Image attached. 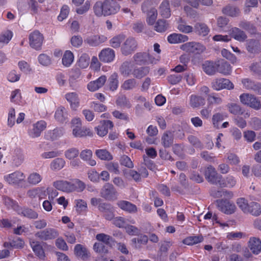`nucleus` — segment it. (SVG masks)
<instances>
[{
  "label": "nucleus",
  "instance_id": "obj_1",
  "mask_svg": "<svg viewBox=\"0 0 261 261\" xmlns=\"http://www.w3.org/2000/svg\"><path fill=\"white\" fill-rule=\"evenodd\" d=\"M119 9V5L114 0H105L103 2L98 1L93 6L95 14L99 17L114 14Z\"/></svg>",
  "mask_w": 261,
  "mask_h": 261
},
{
  "label": "nucleus",
  "instance_id": "obj_2",
  "mask_svg": "<svg viewBox=\"0 0 261 261\" xmlns=\"http://www.w3.org/2000/svg\"><path fill=\"white\" fill-rule=\"evenodd\" d=\"M204 174L205 179L211 184L219 185L220 186H224V182L221 180L222 176L219 175L212 166L205 169Z\"/></svg>",
  "mask_w": 261,
  "mask_h": 261
},
{
  "label": "nucleus",
  "instance_id": "obj_3",
  "mask_svg": "<svg viewBox=\"0 0 261 261\" xmlns=\"http://www.w3.org/2000/svg\"><path fill=\"white\" fill-rule=\"evenodd\" d=\"M241 102L255 110L261 108L260 101L254 95L249 93H243L240 96Z\"/></svg>",
  "mask_w": 261,
  "mask_h": 261
},
{
  "label": "nucleus",
  "instance_id": "obj_4",
  "mask_svg": "<svg viewBox=\"0 0 261 261\" xmlns=\"http://www.w3.org/2000/svg\"><path fill=\"white\" fill-rule=\"evenodd\" d=\"M137 41L133 37L127 38L121 46V54L125 56L132 54L137 48Z\"/></svg>",
  "mask_w": 261,
  "mask_h": 261
},
{
  "label": "nucleus",
  "instance_id": "obj_5",
  "mask_svg": "<svg viewBox=\"0 0 261 261\" xmlns=\"http://www.w3.org/2000/svg\"><path fill=\"white\" fill-rule=\"evenodd\" d=\"M43 40V35L38 30L33 31L29 35L30 45L37 50L41 49Z\"/></svg>",
  "mask_w": 261,
  "mask_h": 261
},
{
  "label": "nucleus",
  "instance_id": "obj_6",
  "mask_svg": "<svg viewBox=\"0 0 261 261\" xmlns=\"http://www.w3.org/2000/svg\"><path fill=\"white\" fill-rule=\"evenodd\" d=\"M59 236L57 230L53 228H45L37 232L35 236L42 241H48L56 239Z\"/></svg>",
  "mask_w": 261,
  "mask_h": 261
},
{
  "label": "nucleus",
  "instance_id": "obj_7",
  "mask_svg": "<svg viewBox=\"0 0 261 261\" xmlns=\"http://www.w3.org/2000/svg\"><path fill=\"white\" fill-rule=\"evenodd\" d=\"M180 49L187 52L200 54L204 52L206 48L203 45L200 43L190 42L181 45Z\"/></svg>",
  "mask_w": 261,
  "mask_h": 261
},
{
  "label": "nucleus",
  "instance_id": "obj_8",
  "mask_svg": "<svg viewBox=\"0 0 261 261\" xmlns=\"http://www.w3.org/2000/svg\"><path fill=\"white\" fill-rule=\"evenodd\" d=\"M117 191L113 185L106 183L100 191V196L106 200H113L116 199Z\"/></svg>",
  "mask_w": 261,
  "mask_h": 261
},
{
  "label": "nucleus",
  "instance_id": "obj_9",
  "mask_svg": "<svg viewBox=\"0 0 261 261\" xmlns=\"http://www.w3.org/2000/svg\"><path fill=\"white\" fill-rule=\"evenodd\" d=\"M5 180L10 185H18L24 180L25 176L20 171H16L4 176Z\"/></svg>",
  "mask_w": 261,
  "mask_h": 261
},
{
  "label": "nucleus",
  "instance_id": "obj_10",
  "mask_svg": "<svg viewBox=\"0 0 261 261\" xmlns=\"http://www.w3.org/2000/svg\"><path fill=\"white\" fill-rule=\"evenodd\" d=\"M216 202L219 210L226 214H232L236 211L234 204L227 200L219 199L216 200Z\"/></svg>",
  "mask_w": 261,
  "mask_h": 261
},
{
  "label": "nucleus",
  "instance_id": "obj_11",
  "mask_svg": "<svg viewBox=\"0 0 261 261\" xmlns=\"http://www.w3.org/2000/svg\"><path fill=\"white\" fill-rule=\"evenodd\" d=\"M212 85L213 88L217 91L223 89L228 90L233 89V84L229 80L224 78L215 79Z\"/></svg>",
  "mask_w": 261,
  "mask_h": 261
},
{
  "label": "nucleus",
  "instance_id": "obj_12",
  "mask_svg": "<svg viewBox=\"0 0 261 261\" xmlns=\"http://www.w3.org/2000/svg\"><path fill=\"white\" fill-rule=\"evenodd\" d=\"M98 57L100 61L104 63H110L115 59V51L110 48L103 49L99 54Z\"/></svg>",
  "mask_w": 261,
  "mask_h": 261
},
{
  "label": "nucleus",
  "instance_id": "obj_13",
  "mask_svg": "<svg viewBox=\"0 0 261 261\" xmlns=\"http://www.w3.org/2000/svg\"><path fill=\"white\" fill-rule=\"evenodd\" d=\"M46 123L44 121H39L33 125V128L29 132L30 137L35 138L40 136L41 132L46 128Z\"/></svg>",
  "mask_w": 261,
  "mask_h": 261
},
{
  "label": "nucleus",
  "instance_id": "obj_14",
  "mask_svg": "<svg viewBox=\"0 0 261 261\" xmlns=\"http://www.w3.org/2000/svg\"><path fill=\"white\" fill-rule=\"evenodd\" d=\"M74 253L75 256L83 260H87L90 257V253L88 249L83 245L76 244L74 248Z\"/></svg>",
  "mask_w": 261,
  "mask_h": 261
},
{
  "label": "nucleus",
  "instance_id": "obj_15",
  "mask_svg": "<svg viewBox=\"0 0 261 261\" xmlns=\"http://www.w3.org/2000/svg\"><path fill=\"white\" fill-rule=\"evenodd\" d=\"M114 126L113 122L110 120H103L100 121V124L95 127L97 134L98 136L103 137L108 133V129H111Z\"/></svg>",
  "mask_w": 261,
  "mask_h": 261
},
{
  "label": "nucleus",
  "instance_id": "obj_16",
  "mask_svg": "<svg viewBox=\"0 0 261 261\" xmlns=\"http://www.w3.org/2000/svg\"><path fill=\"white\" fill-rule=\"evenodd\" d=\"M46 190L48 189L44 187L35 188L29 190L27 192V196L32 199L37 197L41 199L42 196H46Z\"/></svg>",
  "mask_w": 261,
  "mask_h": 261
},
{
  "label": "nucleus",
  "instance_id": "obj_17",
  "mask_svg": "<svg viewBox=\"0 0 261 261\" xmlns=\"http://www.w3.org/2000/svg\"><path fill=\"white\" fill-rule=\"evenodd\" d=\"M53 186L57 189L66 192L74 191V187L72 182L65 180H58L53 183Z\"/></svg>",
  "mask_w": 261,
  "mask_h": 261
},
{
  "label": "nucleus",
  "instance_id": "obj_18",
  "mask_svg": "<svg viewBox=\"0 0 261 261\" xmlns=\"http://www.w3.org/2000/svg\"><path fill=\"white\" fill-rule=\"evenodd\" d=\"M107 81L106 75H101L95 81H91L87 85L88 89L92 92L95 91L102 87Z\"/></svg>",
  "mask_w": 261,
  "mask_h": 261
},
{
  "label": "nucleus",
  "instance_id": "obj_19",
  "mask_svg": "<svg viewBox=\"0 0 261 261\" xmlns=\"http://www.w3.org/2000/svg\"><path fill=\"white\" fill-rule=\"evenodd\" d=\"M248 247L253 254H258L261 252V240L256 237L250 238Z\"/></svg>",
  "mask_w": 261,
  "mask_h": 261
},
{
  "label": "nucleus",
  "instance_id": "obj_20",
  "mask_svg": "<svg viewBox=\"0 0 261 261\" xmlns=\"http://www.w3.org/2000/svg\"><path fill=\"white\" fill-rule=\"evenodd\" d=\"M65 98L70 103L72 109L75 110L80 106V98L76 92H69L65 94Z\"/></svg>",
  "mask_w": 261,
  "mask_h": 261
},
{
  "label": "nucleus",
  "instance_id": "obj_21",
  "mask_svg": "<svg viewBox=\"0 0 261 261\" xmlns=\"http://www.w3.org/2000/svg\"><path fill=\"white\" fill-rule=\"evenodd\" d=\"M133 60L136 64L141 65L150 62V57L146 52H139L133 56Z\"/></svg>",
  "mask_w": 261,
  "mask_h": 261
},
{
  "label": "nucleus",
  "instance_id": "obj_22",
  "mask_svg": "<svg viewBox=\"0 0 261 261\" xmlns=\"http://www.w3.org/2000/svg\"><path fill=\"white\" fill-rule=\"evenodd\" d=\"M174 135L171 130L165 132L161 137V144L164 148L170 147L173 144Z\"/></svg>",
  "mask_w": 261,
  "mask_h": 261
},
{
  "label": "nucleus",
  "instance_id": "obj_23",
  "mask_svg": "<svg viewBox=\"0 0 261 261\" xmlns=\"http://www.w3.org/2000/svg\"><path fill=\"white\" fill-rule=\"evenodd\" d=\"M17 213L18 215L31 219H36L38 217L37 212L29 207H21L19 206Z\"/></svg>",
  "mask_w": 261,
  "mask_h": 261
},
{
  "label": "nucleus",
  "instance_id": "obj_24",
  "mask_svg": "<svg viewBox=\"0 0 261 261\" xmlns=\"http://www.w3.org/2000/svg\"><path fill=\"white\" fill-rule=\"evenodd\" d=\"M217 66V71L224 75L230 74L231 71L230 65L224 60L218 61Z\"/></svg>",
  "mask_w": 261,
  "mask_h": 261
},
{
  "label": "nucleus",
  "instance_id": "obj_25",
  "mask_svg": "<svg viewBox=\"0 0 261 261\" xmlns=\"http://www.w3.org/2000/svg\"><path fill=\"white\" fill-rule=\"evenodd\" d=\"M72 134L74 137L79 138L92 136L93 134L89 128L82 127V126L74 127L72 130Z\"/></svg>",
  "mask_w": 261,
  "mask_h": 261
},
{
  "label": "nucleus",
  "instance_id": "obj_26",
  "mask_svg": "<svg viewBox=\"0 0 261 261\" xmlns=\"http://www.w3.org/2000/svg\"><path fill=\"white\" fill-rule=\"evenodd\" d=\"M117 204L121 210L129 213H135L137 212V206L129 201L121 200L119 201Z\"/></svg>",
  "mask_w": 261,
  "mask_h": 261
},
{
  "label": "nucleus",
  "instance_id": "obj_27",
  "mask_svg": "<svg viewBox=\"0 0 261 261\" xmlns=\"http://www.w3.org/2000/svg\"><path fill=\"white\" fill-rule=\"evenodd\" d=\"M205 104V99L201 96L192 94L190 97L189 105L193 108H199Z\"/></svg>",
  "mask_w": 261,
  "mask_h": 261
},
{
  "label": "nucleus",
  "instance_id": "obj_28",
  "mask_svg": "<svg viewBox=\"0 0 261 261\" xmlns=\"http://www.w3.org/2000/svg\"><path fill=\"white\" fill-rule=\"evenodd\" d=\"M106 38L103 36H91L87 37L85 40V43L88 44L91 46H97L100 44L104 42Z\"/></svg>",
  "mask_w": 261,
  "mask_h": 261
},
{
  "label": "nucleus",
  "instance_id": "obj_29",
  "mask_svg": "<svg viewBox=\"0 0 261 261\" xmlns=\"http://www.w3.org/2000/svg\"><path fill=\"white\" fill-rule=\"evenodd\" d=\"M92 151L90 149H85L82 150L80 154V156L82 160L86 162L88 165L91 166L96 165V161L92 159Z\"/></svg>",
  "mask_w": 261,
  "mask_h": 261
},
{
  "label": "nucleus",
  "instance_id": "obj_30",
  "mask_svg": "<svg viewBox=\"0 0 261 261\" xmlns=\"http://www.w3.org/2000/svg\"><path fill=\"white\" fill-rule=\"evenodd\" d=\"M159 13L164 18H169L171 16V10L168 0H164L159 8Z\"/></svg>",
  "mask_w": 261,
  "mask_h": 261
},
{
  "label": "nucleus",
  "instance_id": "obj_31",
  "mask_svg": "<svg viewBox=\"0 0 261 261\" xmlns=\"http://www.w3.org/2000/svg\"><path fill=\"white\" fill-rule=\"evenodd\" d=\"M246 48L248 52L256 54L259 52L260 45L258 40L250 39L247 41Z\"/></svg>",
  "mask_w": 261,
  "mask_h": 261
},
{
  "label": "nucleus",
  "instance_id": "obj_32",
  "mask_svg": "<svg viewBox=\"0 0 261 261\" xmlns=\"http://www.w3.org/2000/svg\"><path fill=\"white\" fill-rule=\"evenodd\" d=\"M230 35L234 39L243 42L247 38L244 31L238 28H233L230 30Z\"/></svg>",
  "mask_w": 261,
  "mask_h": 261
},
{
  "label": "nucleus",
  "instance_id": "obj_33",
  "mask_svg": "<svg viewBox=\"0 0 261 261\" xmlns=\"http://www.w3.org/2000/svg\"><path fill=\"white\" fill-rule=\"evenodd\" d=\"M149 67L147 66L136 67L133 69L132 74L134 77L141 79L149 73Z\"/></svg>",
  "mask_w": 261,
  "mask_h": 261
},
{
  "label": "nucleus",
  "instance_id": "obj_34",
  "mask_svg": "<svg viewBox=\"0 0 261 261\" xmlns=\"http://www.w3.org/2000/svg\"><path fill=\"white\" fill-rule=\"evenodd\" d=\"M217 62L206 61L202 64L203 71L208 75H213L217 71Z\"/></svg>",
  "mask_w": 261,
  "mask_h": 261
},
{
  "label": "nucleus",
  "instance_id": "obj_35",
  "mask_svg": "<svg viewBox=\"0 0 261 261\" xmlns=\"http://www.w3.org/2000/svg\"><path fill=\"white\" fill-rule=\"evenodd\" d=\"M55 117L58 121L66 122L68 118L67 111L63 107H59L56 111Z\"/></svg>",
  "mask_w": 261,
  "mask_h": 261
},
{
  "label": "nucleus",
  "instance_id": "obj_36",
  "mask_svg": "<svg viewBox=\"0 0 261 261\" xmlns=\"http://www.w3.org/2000/svg\"><path fill=\"white\" fill-rule=\"evenodd\" d=\"M31 246L35 254L41 259L45 257L44 251L39 242L32 241L30 242Z\"/></svg>",
  "mask_w": 261,
  "mask_h": 261
},
{
  "label": "nucleus",
  "instance_id": "obj_37",
  "mask_svg": "<svg viewBox=\"0 0 261 261\" xmlns=\"http://www.w3.org/2000/svg\"><path fill=\"white\" fill-rule=\"evenodd\" d=\"M223 14L231 17H237L239 15L240 11L239 9L233 5H228L222 9Z\"/></svg>",
  "mask_w": 261,
  "mask_h": 261
},
{
  "label": "nucleus",
  "instance_id": "obj_38",
  "mask_svg": "<svg viewBox=\"0 0 261 261\" xmlns=\"http://www.w3.org/2000/svg\"><path fill=\"white\" fill-rule=\"evenodd\" d=\"M63 135V130L62 128H56L53 130L48 131L45 138L47 140L54 141L57 140Z\"/></svg>",
  "mask_w": 261,
  "mask_h": 261
},
{
  "label": "nucleus",
  "instance_id": "obj_39",
  "mask_svg": "<svg viewBox=\"0 0 261 261\" xmlns=\"http://www.w3.org/2000/svg\"><path fill=\"white\" fill-rule=\"evenodd\" d=\"M119 71L121 75L128 76L132 74V65L130 61H125L123 62L119 67Z\"/></svg>",
  "mask_w": 261,
  "mask_h": 261
},
{
  "label": "nucleus",
  "instance_id": "obj_40",
  "mask_svg": "<svg viewBox=\"0 0 261 261\" xmlns=\"http://www.w3.org/2000/svg\"><path fill=\"white\" fill-rule=\"evenodd\" d=\"M193 30L196 34L202 36H206L210 31L208 28L205 24L199 22L195 24Z\"/></svg>",
  "mask_w": 261,
  "mask_h": 261
},
{
  "label": "nucleus",
  "instance_id": "obj_41",
  "mask_svg": "<svg viewBox=\"0 0 261 261\" xmlns=\"http://www.w3.org/2000/svg\"><path fill=\"white\" fill-rule=\"evenodd\" d=\"M227 107L228 111L233 115H242L245 110L238 103L230 102L227 104Z\"/></svg>",
  "mask_w": 261,
  "mask_h": 261
},
{
  "label": "nucleus",
  "instance_id": "obj_42",
  "mask_svg": "<svg viewBox=\"0 0 261 261\" xmlns=\"http://www.w3.org/2000/svg\"><path fill=\"white\" fill-rule=\"evenodd\" d=\"M154 24V30L159 33L165 32L169 27L168 21L162 19H159Z\"/></svg>",
  "mask_w": 261,
  "mask_h": 261
},
{
  "label": "nucleus",
  "instance_id": "obj_43",
  "mask_svg": "<svg viewBox=\"0 0 261 261\" xmlns=\"http://www.w3.org/2000/svg\"><path fill=\"white\" fill-rule=\"evenodd\" d=\"M211 195L215 198H219L224 197L226 198L231 197L233 195L232 193L230 192H228L224 189L216 190L215 189L211 190Z\"/></svg>",
  "mask_w": 261,
  "mask_h": 261
},
{
  "label": "nucleus",
  "instance_id": "obj_44",
  "mask_svg": "<svg viewBox=\"0 0 261 261\" xmlns=\"http://www.w3.org/2000/svg\"><path fill=\"white\" fill-rule=\"evenodd\" d=\"M226 117V115L224 113L218 112L215 113L212 118V122L214 127L216 128H219L220 123L223 121Z\"/></svg>",
  "mask_w": 261,
  "mask_h": 261
},
{
  "label": "nucleus",
  "instance_id": "obj_45",
  "mask_svg": "<svg viewBox=\"0 0 261 261\" xmlns=\"http://www.w3.org/2000/svg\"><path fill=\"white\" fill-rule=\"evenodd\" d=\"M65 161L62 158H56L50 164V169L52 170H60L65 166Z\"/></svg>",
  "mask_w": 261,
  "mask_h": 261
},
{
  "label": "nucleus",
  "instance_id": "obj_46",
  "mask_svg": "<svg viewBox=\"0 0 261 261\" xmlns=\"http://www.w3.org/2000/svg\"><path fill=\"white\" fill-rule=\"evenodd\" d=\"M116 103L117 106L123 109H129L132 107V104L125 95L119 96L116 101Z\"/></svg>",
  "mask_w": 261,
  "mask_h": 261
},
{
  "label": "nucleus",
  "instance_id": "obj_47",
  "mask_svg": "<svg viewBox=\"0 0 261 261\" xmlns=\"http://www.w3.org/2000/svg\"><path fill=\"white\" fill-rule=\"evenodd\" d=\"M42 179V177L39 173L34 172L29 175L27 181L29 184L35 186L40 183Z\"/></svg>",
  "mask_w": 261,
  "mask_h": 261
},
{
  "label": "nucleus",
  "instance_id": "obj_48",
  "mask_svg": "<svg viewBox=\"0 0 261 261\" xmlns=\"http://www.w3.org/2000/svg\"><path fill=\"white\" fill-rule=\"evenodd\" d=\"M248 213L258 216L261 214V206L257 202H251L249 203Z\"/></svg>",
  "mask_w": 261,
  "mask_h": 261
},
{
  "label": "nucleus",
  "instance_id": "obj_49",
  "mask_svg": "<svg viewBox=\"0 0 261 261\" xmlns=\"http://www.w3.org/2000/svg\"><path fill=\"white\" fill-rule=\"evenodd\" d=\"M158 16V12L156 9L151 8L147 12L146 22L148 24L152 25L155 23Z\"/></svg>",
  "mask_w": 261,
  "mask_h": 261
},
{
  "label": "nucleus",
  "instance_id": "obj_50",
  "mask_svg": "<svg viewBox=\"0 0 261 261\" xmlns=\"http://www.w3.org/2000/svg\"><path fill=\"white\" fill-rule=\"evenodd\" d=\"M95 154L101 160L110 161L113 159L111 154L106 149H97Z\"/></svg>",
  "mask_w": 261,
  "mask_h": 261
},
{
  "label": "nucleus",
  "instance_id": "obj_51",
  "mask_svg": "<svg viewBox=\"0 0 261 261\" xmlns=\"http://www.w3.org/2000/svg\"><path fill=\"white\" fill-rule=\"evenodd\" d=\"M118 75L117 73L114 72L111 74L109 79V88L111 91H115L117 89L118 86Z\"/></svg>",
  "mask_w": 261,
  "mask_h": 261
},
{
  "label": "nucleus",
  "instance_id": "obj_52",
  "mask_svg": "<svg viewBox=\"0 0 261 261\" xmlns=\"http://www.w3.org/2000/svg\"><path fill=\"white\" fill-rule=\"evenodd\" d=\"M74 59V56L72 53L69 50H66L62 58L63 64L66 66H69L73 62Z\"/></svg>",
  "mask_w": 261,
  "mask_h": 261
},
{
  "label": "nucleus",
  "instance_id": "obj_53",
  "mask_svg": "<svg viewBox=\"0 0 261 261\" xmlns=\"http://www.w3.org/2000/svg\"><path fill=\"white\" fill-rule=\"evenodd\" d=\"M239 27L251 34H255L256 33V29L255 27L250 22L246 21H241L239 23Z\"/></svg>",
  "mask_w": 261,
  "mask_h": 261
},
{
  "label": "nucleus",
  "instance_id": "obj_54",
  "mask_svg": "<svg viewBox=\"0 0 261 261\" xmlns=\"http://www.w3.org/2000/svg\"><path fill=\"white\" fill-rule=\"evenodd\" d=\"M188 3L193 8H198L200 4L204 6H211L213 3L212 0H189Z\"/></svg>",
  "mask_w": 261,
  "mask_h": 261
},
{
  "label": "nucleus",
  "instance_id": "obj_55",
  "mask_svg": "<svg viewBox=\"0 0 261 261\" xmlns=\"http://www.w3.org/2000/svg\"><path fill=\"white\" fill-rule=\"evenodd\" d=\"M12 32L10 30H6L0 34V43L8 44L12 39Z\"/></svg>",
  "mask_w": 261,
  "mask_h": 261
},
{
  "label": "nucleus",
  "instance_id": "obj_56",
  "mask_svg": "<svg viewBox=\"0 0 261 261\" xmlns=\"http://www.w3.org/2000/svg\"><path fill=\"white\" fill-rule=\"evenodd\" d=\"M124 40V36L119 35L112 38L110 40V44L113 48H118L120 47L121 43Z\"/></svg>",
  "mask_w": 261,
  "mask_h": 261
},
{
  "label": "nucleus",
  "instance_id": "obj_57",
  "mask_svg": "<svg viewBox=\"0 0 261 261\" xmlns=\"http://www.w3.org/2000/svg\"><path fill=\"white\" fill-rule=\"evenodd\" d=\"M177 29L180 32L184 33H189L193 31V28L191 25H187L185 22L182 20L181 18L180 19Z\"/></svg>",
  "mask_w": 261,
  "mask_h": 261
},
{
  "label": "nucleus",
  "instance_id": "obj_58",
  "mask_svg": "<svg viewBox=\"0 0 261 261\" xmlns=\"http://www.w3.org/2000/svg\"><path fill=\"white\" fill-rule=\"evenodd\" d=\"M148 241V237L146 235H141L138 238H133L132 242L135 244L136 248H140L138 244H146Z\"/></svg>",
  "mask_w": 261,
  "mask_h": 261
},
{
  "label": "nucleus",
  "instance_id": "obj_59",
  "mask_svg": "<svg viewBox=\"0 0 261 261\" xmlns=\"http://www.w3.org/2000/svg\"><path fill=\"white\" fill-rule=\"evenodd\" d=\"M188 140L190 143L195 148L202 149L203 145L198 138L193 135H190L188 137Z\"/></svg>",
  "mask_w": 261,
  "mask_h": 261
},
{
  "label": "nucleus",
  "instance_id": "obj_60",
  "mask_svg": "<svg viewBox=\"0 0 261 261\" xmlns=\"http://www.w3.org/2000/svg\"><path fill=\"white\" fill-rule=\"evenodd\" d=\"M94 250L98 253L106 254L108 252V247L103 243L96 242L93 245Z\"/></svg>",
  "mask_w": 261,
  "mask_h": 261
},
{
  "label": "nucleus",
  "instance_id": "obj_61",
  "mask_svg": "<svg viewBox=\"0 0 261 261\" xmlns=\"http://www.w3.org/2000/svg\"><path fill=\"white\" fill-rule=\"evenodd\" d=\"M89 63L90 57L89 55L87 54H83L79 60V66L82 68H85L88 66Z\"/></svg>",
  "mask_w": 261,
  "mask_h": 261
},
{
  "label": "nucleus",
  "instance_id": "obj_62",
  "mask_svg": "<svg viewBox=\"0 0 261 261\" xmlns=\"http://www.w3.org/2000/svg\"><path fill=\"white\" fill-rule=\"evenodd\" d=\"M202 240L203 238L201 236H192L187 238L184 240L183 242L184 244L188 245H192L201 242L202 241Z\"/></svg>",
  "mask_w": 261,
  "mask_h": 261
},
{
  "label": "nucleus",
  "instance_id": "obj_63",
  "mask_svg": "<svg viewBox=\"0 0 261 261\" xmlns=\"http://www.w3.org/2000/svg\"><path fill=\"white\" fill-rule=\"evenodd\" d=\"M39 63L44 66H47L51 64V58L45 54H41L38 56Z\"/></svg>",
  "mask_w": 261,
  "mask_h": 261
},
{
  "label": "nucleus",
  "instance_id": "obj_64",
  "mask_svg": "<svg viewBox=\"0 0 261 261\" xmlns=\"http://www.w3.org/2000/svg\"><path fill=\"white\" fill-rule=\"evenodd\" d=\"M137 82L134 79H128L124 82L122 88L125 90H132L136 87Z\"/></svg>",
  "mask_w": 261,
  "mask_h": 261
}]
</instances>
